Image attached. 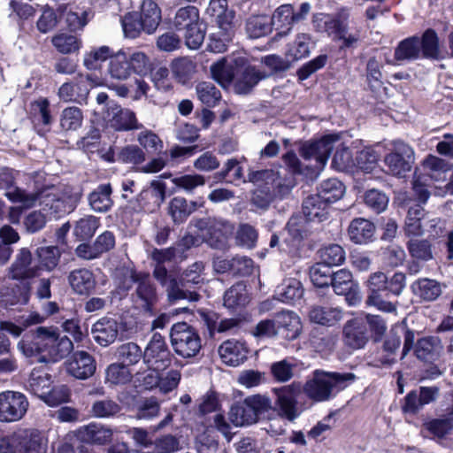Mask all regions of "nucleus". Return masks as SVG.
Segmentation results:
<instances>
[{
  "mask_svg": "<svg viewBox=\"0 0 453 453\" xmlns=\"http://www.w3.org/2000/svg\"><path fill=\"white\" fill-rule=\"evenodd\" d=\"M355 379V374L351 372L315 370L303 385L294 381L289 385L275 388L273 391L276 395L275 403L279 408V415L293 422L301 414L297 397L302 392L313 402H326L345 389Z\"/></svg>",
  "mask_w": 453,
  "mask_h": 453,
  "instance_id": "nucleus-1",
  "label": "nucleus"
},
{
  "mask_svg": "<svg viewBox=\"0 0 453 453\" xmlns=\"http://www.w3.org/2000/svg\"><path fill=\"white\" fill-rule=\"evenodd\" d=\"M18 349L27 357L39 356V362H57L73 351V343L67 336H60L56 328L39 326L33 339L21 340Z\"/></svg>",
  "mask_w": 453,
  "mask_h": 453,
  "instance_id": "nucleus-2",
  "label": "nucleus"
},
{
  "mask_svg": "<svg viewBox=\"0 0 453 453\" xmlns=\"http://www.w3.org/2000/svg\"><path fill=\"white\" fill-rule=\"evenodd\" d=\"M32 192L39 195L36 204L39 203L41 210L30 212L25 219V226L30 233H35L42 229L48 219L59 218L73 211L75 207L65 197L56 193L53 187H35V189Z\"/></svg>",
  "mask_w": 453,
  "mask_h": 453,
  "instance_id": "nucleus-3",
  "label": "nucleus"
},
{
  "mask_svg": "<svg viewBox=\"0 0 453 453\" xmlns=\"http://www.w3.org/2000/svg\"><path fill=\"white\" fill-rule=\"evenodd\" d=\"M122 279L119 288L127 291L135 285L132 300L136 309L150 316L155 315L156 306L159 301L157 287L147 273L136 272L130 268H123L120 271Z\"/></svg>",
  "mask_w": 453,
  "mask_h": 453,
  "instance_id": "nucleus-4",
  "label": "nucleus"
},
{
  "mask_svg": "<svg viewBox=\"0 0 453 453\" xmlns=\"http://www.w3.org/2000/svg\"><path fill=\"white\" fill-rule=\"evenodd\" d=\"M170 340L174 352L182 358L194 357L202 349V339L198 331L186 322L173 325Z\"/></svg>",
  "mask_w": 453,
  "mask_h": 453,
  "instance_id": "nucleus-5",
  "label": "nucleus"
},
{
  "mask_svg": "<svg viewBox=\"0 0 453 453\" xmlns=\"http://www.w3.org/2000/svg\"><path fill=\"white\" fill-rule=\"evenodd\" d=\"M367 296L365 303L384 312H395L396 303L388 299V278L383 272L371 273L365 282Z\"/></svg>",
  "mask_w": 453,
  "mask_h": 453,
  "instance_id": "nucleus-6",
  "label": "nucleus"
},
{
  "mask_svg": "<svg viewBox=\"0 0 453 453\" xmlns=\"http://www.w3.org/2000/svg\"><path fill=\"white\" fill-rule=\"evenodd\" d=\"M196 226L205 235L208 244L218 250L226 248L234 230L232 223L220 218L202 219L197 222Z\"/></svg>",
  "mask_w": 453,
  "mask_h": 453,
  "instance_id": "nucleus-7",
  "label": "nucleus"
},
{
  "mask_svg": "<svg viewBox=\"0 0 453 453\" xmlns=\"http://www.w3.org/2000/svg\"><path fill=\"white\" fill-rule=\"evenodd\" d=\"M337 139V136L330 134L320 140L303 143L300 149L301 156L307 161H314V164H310L308 167L313 172L319 173L326 165Z\"/></svg>",
  "mask_w": 453,
  "mask_h": 453,
  "instance_id": "nucleus-8",
  "label": "nucleus"
},
{
  "mask_svg": "<svg viewBox=\"0 0 453 453\" xmlns=\"http://www.w3.org/2000/svg\"><path fill=\"white\" fill-rule=\"evenodd\" d=\"M29 406L27 396L19 391L0 393V422L12 423L24 418Z\"/></svg>",
  "mask_w": 453,
  "mask_h": 453,
  "instance_id": "nucleus-9",
  "label": "nucleus"
},
{
  "mask_svg": "<svg viewBox=\"0 0 453 453\" xmlns=\"http://www.w3.org/2000/svg\"><path fill=\"white\" fill-rule=\"evenodd\" d=\"M414 160L413 150L408 144L397 141L394 142L393 150L385 157L384 163L390 174L403 178L411 171Z\"/></svg>",
  "mask_w": 453,
  "mask_h": 453,
  "instance_id": "nucleus-10",
  "label": "nucleus"
},
{
  "mask_svg": "<svg viewBox=\"0 0 453 453\" xmlns=\"http://www.w3.org/2000/svg\"><path fill=\"white\" fill-rule=\"evenodd\" d=\"M13 171L9 168L0 170V189L5 190V196L12 203H20L23 208H31L36 204L38 194L14 187Z\"/></svg>",
  "mask_w": 453,
  "mask_h": 453,
  "instance_id": "nucleus-11",
  "label": "nucleus"
},
{
  "mask_svg": "<svg viewBox=\"0 0 453 453\" xmlns=\"http://www.w3.org/2000/svg\"><path fill=\"white\" fill-rule=\"evenodd\" d=\"M143 361L153 369H165L170 365L172 355L160 334H153L143 351Z\"/></svg>",
  "mask_w": 453,
  "mask_h": 453,
  "instance_id": "nucleus-12",
  "label": "nucleus"
},
{
  "mask_svg": "<svg viewBox=\"0 0 453 453\" xmlns=\"http://www.w3.org/2000/svg\"><path fill=\"white\" fill-rule=\"evenodd\" d=\"M39 270L40 266L33 264L31 251L27 248H21L8 268V277L16 280H29L38 276Z\"/></svg>",
  "mask_w": 453,
  "mask_h": 453,
  "instance_id": "nucleus-13",
  "label": "nucleus"
},
{
  "mask_svg": "<svg viewBox=\"0 0 453 453\" xmlns=\"http://www.w3.org/2000/svg\"><path fill=\"white\" fill-rule=\"evenodd\" d=\"M106 119L111 127L117 131L141 129L142 125L138 122L135 113L127 108L111 103L107 106Z\"/></svg>",
  "mask_w": 453,
  "mask_h": 453,
  "instance_id": "nucleus-14",
  "label": "nucleus"
},
{
  "mask_svg": "<svg viewBox=\"0 0 453 453\" xmlns=\"http://www.w3.org/2000/svg\"><path fill=\"white\" fill-rule=\"evenodd\" d=\"M90 78L91 76H84L79 73L72 81L62 84L58 88L60 100L65 103L73 102L79 104L85 103L89 93L88 80Z\"/></svg>",
  "mask_w": 453,
  "mask_h": 453,
  "instance_id": "nucleus-15",
  "label": "nucleus"
},
{
  "mask_svg": "<svg viewBox=\"0 0 453 453\" xmlns=\"http://www.w3.org/2000/svg\"><path fill=\"white\" fill-rule=\"evenodd\" d=\"M96 362L94 357L88 352L76 351L66 364L68 374L78 380H87L96 372Z\"/></svg>",
  "mask_w": 453,
  "mask_h": 453,
  "instance_id": "nucleus-16",
  "label": "nucleus"
},
{
  "mask_svg": "<svg viewBox=\"0 0 453 453\" xmlns=\"http://www.w3.org/2000/svg\"><path fill=\"white\" fill-rule=\"evenodd\" d=\"M165 184L154 180L150 183V188L141 191L137 197L138 205L134 207L138 211H154L159 208L165 198Z\"/></svg>",
  "mask_w": 453,
  "mask_h": 453,
  "instance_id": "nucleus-17",
  "label": "nucleus"
},
{
  "mask_svg": "<svg viewBox=\"0 0 453 453\" xmlns=\"http://www.w3.org/2000/svg\"><path fill=\"white\" fill-rule=\"evenodd\" d=\"M48 440L37 429H27L18 435V453H46Z\"/></svg>",
  "mask_w": 453,
  "mask_h": 453,
  "instance_id": "nucleus-18",
  "label": "nucleus"
},
{
  "mask_svg": "<svg viewBox=\"0 0 453 453\" xmlns=\"http://www.w3.org/2000/svg\"><path fill=\"white\" fill-rule=\"evenodd\" d=\"M250 181L258 182L260 180H266V185L269 184V180H272L273 194L275 195V198H283L288 195L295 186L293 178L281 179L276 173L272 170L257 171L252 173L249 176Z\"/></svg>",
  "mask_w": 453,
  "mask_h": 453,
  "instance_id": "nucleus-19",
  "label": "nucleus"
},
{
  "mask_svg": "<svg viewBox=\"0 0 453 453\" xmlns=\"http://www.w3.org/2000/svg\"><path fill=\"white\" fill-rule=\"evenodd\" d=\"M342 334L344 343L354 349L364 348L368 342L366 324L359 319L348 320Z\"/></svg>",
  "mask_w": 453,
  "mask_h": 453,
  "instance_id": "nucleus-20",
  "label": "nucleus"
},
{
  "mask_svg": "<svg viewBox=\"0 0 453 453\" xmlns=\"http://www.w3.org/2000/svg\"><path fill=\"white\" fill-rule=\"evenodd\" d=\"M67 280L72 290L79 296H89L96 286V280L92 271L87 268H78L71 271Z\"/></svg>",
  "mask_w": 453,
  "mask_h": 453,
  "instance_id": "nucleus-21",
  "label": "nucleus"
},
{
  "mask_svg": "<svg viewBox=\"0 0 453 453\" xmlns=\"http://www.w3.org/2000/svg\"><path fill=\"white\" fill-rule=\"evenodd\" d=\"M91 334L96 342L103 347H107L116 341L119 334V324L114 319L104 317L92 326Z\"/></svg>",
  "mask_w": 453,
  "mask_h": 453,
  "instance_id": "nucleus-22",
  "label": "nucleus"
},
{
  "mask_svg": "<svg viewBox=\"0 0 453 453\" xmlns=\"http://www.w3.org/2000/svg\"><path fill=\"white\" fill-rule=\"evenodd\" d=\"M219 355L228 365L237 366L248 357V349L244 342L237 340H226L219 347Z\"/></svg>",
  "mask_w": 453,
  "mask_h": 453,
  "instance_id": "nucleus-23",
  "label": "nucleus"
},
{
  "mask_svg": "<svg viewBox=\"0 0 453 453\" xmlns=\"http://www.w3.org/2000/svg\"><path fill=\"white\" fill-rule=\"evenodd\" d=\"M332 286L334 293L338 296H345L347 300L356 298L358 293V284L354 280L352 273L347 269H340L334 273Z\"/></svg>",
  "mask_w": 453,
  "mask_h": 453,
  "instance_id": "nucleus-24",
  "label": "nucleus"
},
{
  "mask_svg": "<svg viewBox=\"0 0 453 453\" xmlns=\"http://www.w3.org/2000/svg\"><path fill=\"white\" fill-rule=\"evenodd\" d=\"M113 432L111 427L98 423H90L78 430V437L84 442L103 445L111 441Z\"/></svg>",
  "mask_w": 453,
  "mask_h": 453,
  "instance_id": "nucleus-25",
  "label": "nucleus"
},
{
  "mask_svg": "<svg viewBox=\"0 0 453 453\" xmlns=\"http://www.w3.org/2000/svg\"><path fill=\"white\" fill-rule=\"evenodd\" d=\"M278 334L287 340H294L301 333L302 326L299 317L293 311H281L275 316Z\"/></svg>",
  "mask_w": 453,
  "mask_h": 453,
  "instance_id": "nucleus-26",
  "label": "nucleus"
},
{
  "mask_svg": "<svg viewBox=\"0 0 453 453\" xmlns=\"http://www.w3.org/2000/svg\"><path fill=\"white\" fill-rule=\"evenodd\" d=\"M374 234V224L364 218L354 219L348 227V236L356 244H366L372 241Z\"/></svg>",
  "mask_w": 453,
  "mask_h": 453,
  "instance_id": "nucleus-27",
  "label": "nucleus"
},
{
  "mask_svg": "<svg viewBox=\"0 0 453 453\" xmlns=\"http://www.w3.org/2000/svg\"><path fill=\"white\" fill-rule=\"evenodd\" d=\"M329 203L316 194L303 202V213L309 221L322 222L328 218Z\"/></svg>",
  "mask_w": 453,
  "mask_h": 453,
  "instance_id": "nucleus-28",
  "label": "nucleus"
},
{
  "mask_svg": "<svg viewBox=\"0 0 453 453\" xmlns=\"http://www.w3.org/2000/svg\"><path fill=\"white\" fill-rule=\"evenodd\" d=\"M310 320L313 323L333 326L343 318V311L339 307L312 306L309 311Z\"/></svg>",
  "mask_w": 453,
  "mask_h": 453,
  "instance_id": "nucleus-29",
  "label": "nucleus"
},
{
  "mask_svg": "<svg viewBox=\"0 0 453 453\" xmlns=\"http://www.w3.org/2000/svg\"><path fill=\"white\" fill-rule=\"evenodd\" d=\"M347 13H338L336 16H324L322 18H316L314 23H317V30L327 33L328 35H334L338 39L341 34L344 32L347 26Z\"/></svg>",
  "mask_w": 453,
  "mask_h": 453,
  "instance_id": "nucleus-30",
  "label": "nucleus"
},
{
  "mask_svg": "<svg viewBox=\"0 0 453 453\" xmlns=\"http://www.w3.org/2000/svg\"><path fill=\"white\" fill-rule=\"evenodd\" d=\"M129 62L127 52L123 50L114 51L108 64L109 75L119 81L128 79L132 73Z\"/></svg>",
  "mask_w": 453,
  "mask_h": 453,
  "instance_id": "nucleus-31",
  "label": "nucleus"
},
{
  "mask_svg": "<svg viewBox=\"0 0 453 453\" xmlns=\"http://www.w3.org/2000/svg\"><path fill=\"white\" fill-rule=\"evenodd\" d=\"M441 349L442 347L437 338L424 337L417 342L415 354L424 362H433L440 357Z\"/></svg>",
  "mask_w": 453,
  "mask_h": 453,
  "instance_id": "nucleus-32",
  "label": "nucleus"
},
{
  "mask_svg": "<svg viewBox=\"0 0 453 453\" xmlns=\"http://www.w3.org/2000/svg\"><path fill=\"white\" fill-rule=\"evenodd\" d=\"M111 187L110 184L99 185L88 195V202L91 209L96 212H106L112 206Z\"/></svg>",
  "mask_w": 453,
  "mask_h": 453,
  "instance_id": "nucleus-33",
  "label": "nucleus"
},
{
  "mask_svg": "<svg viewBox=\"0 0 453 453\" xmlns=\"http://www.w3.org/2000/svg\"><path fill=\"white\" fill-rule=\"evenodd\" d=\"M219 31L209 37L207 49L215 53H221L226 50L228 42L234 34L232 22L220 23Z\"/></svg>",
  "mask_w": 453,
  "mask_h": 453,
  "instance_id": "nucleus-34",
  "label": "nucleus"
},
{
  "mask_svg": "<svg viewBox=\"0 0 453 453\" xmlns=\"http://www.w3.org/2000/svg\"><path fill=\"white\" fill-rule=\"evenodd\" d=\"M151 81L153 83L155 94L160 98H165V104L168 102V97L173 93V86L169 77V70L165 66L158 67L151 73Z\"/></svg>",
  "mask_w": 453,
  "mask_h": 453,
  "instance_id": "nucleus-35",
  "label": "nucleus"
},
{
  "mask_svg": "<svg viewBox=\"0 0 453 453\" xmlns=\"http://www.w3.org/2000/svg\"><path fill=\"white\" fill-rule=\"evenodd\" d=\"M139 16L147 34L154 33L161 21V11L153 0L142 1Z\"/></svg>",
  "mask_w": 453,
  "mask_h": 453,
  "instance_id": "nucleus-36",
  "label": "nucleus"
},
{
  "mask_svg": "<svg viewBox=\"0 0 453 453\" xmlns=\"http://www.w3.org/2000/svg\"><path fill=\"white\" fill-rule=\"evenodd\" d=\"M411 289L415 296L426 302L437 299L441 294L440 283L428 278L419 279L413 282Z\"/></svg>",
  "mask_w": 453,
  "mask_h": 453,
  "instance_id": "nucleus-37",
  "label": "nucleus"
},
{
  "mask_svg": "<svg viewBox=\"0 0 453 453\" xmlns=\"http://www.w3.org/2000/svg\"><path fill=\"white\" fill-rule=\"evenodd\" d=\"M228 418L235 426H249L257 421L254 411L245 399L243 402L237 403L231 407Z\"/></svg>",
  "mask_w": 453,
  "mask_h": 453,
  "instance_id": "nucleus-38",
  "label": "nucleus"
},
{
  "mask_svg": "<svg viewBox=\"0 0 453 453\" xmlns=\"http://www.w3.org/2000/svg\"><path fill=\"white\" fill-rule=\"evenodd\" d=\"M60 9L71 30L81 29L88 23L89 15L88 9L74 4H68Z\"/></svg>",
  "mask_w": 453,
  "mask_h": 453,
  "instance_id": "nucleus-39",
  "label": "nucleus"
},
{
  "mask_svg": "<svg viewBox=\"0 0 453 453\" xmlns=\"http://www.w3.org/2000/svg\"><path fill=\"white\" fill-rule=\"evenodd\" d=\"M303 294L302 283L294 278L284 280L275 290V297L283 303L298 300L303 296Z\"/></svg>",
  "mask_w": 453,
  "mask_h": 453,
  "instance_id": "nucleus-40",
  "label": "nucleus"
},
{
  "mask_svg": "<svg viewBox=\"0 0 453 453\" xmlns=\"http://www.w3.org/2000/svg\"><path fill=\"white\" fill-rule=\"evenodd\" d=\"M421 53L420 40L416 37H409L402 41L395 50L396 61H411L419 58Z\"/></svg>",
  "mask_w": 453,
  "mask_h": 453,
  "instance_id": "nucleus-41",
  "label": "nucleus"
},
{
  "mask_svg": "<svg viewBox=\"0 0 453 453\" xmlns=\"http://www.w3.org/2000/svg\"><path fill=\"white\" fill-rule=\"evenodd\" d=\"M445 411V414L426 424V428L439 439L444 438L453 427V406H448Z\"/></svg>",
  "mask_w": 453,
  "mask_h": 453,
  "instance_id": "nucleus-42",
  "label": "nucleus"
},
{
  "mask_svg": "<svg viewBox=\"0 0 453 453\" xmlns=\"http://www.w3.org/2000/svg\"><path fill=\"white\" fill-rule=\"evenodd\" d=\"M196 210V203L188 202L183 197H174L169 203V214L176 224L184 222Z\"/></svg>",
  "mask_w": 453,
  "mask_h": 453,
  "instance_id": "nucleus-43",
  "label": "nucleus"
},
{
  "mask_svg": "<svg viewBox=\"0 0 453 453\" xmlns=\"http://www.w3.org/2000/svg\"><path fill=\"white\" fill-rule=\"evenodd\" d=\"M271 26H274L276 30L286 28L285 31L280 32V35H287L291 30V26L294 24L293 19V6L291 4H282L278 7L272 19H270Z\"/></svg>",
  "mask_w": 453,
  "mask_h": 453,
  "instance_id": "nucleus-44",
  "label": "nucleus"
},
{
  "mask_svg": "<svg viewBox=\"0 0 453 453\" xmlns=\"http://www.w3.org/2000/svg\"><path fill=\"white\" fill-rule=\"evenodd\" d=\"M344 192V185L339 180L332 178L320 184L316 195L330 204L341 199Z\"/></svg>",
  "mask_w": 453,
  "mask_h": 453,
  "instance_id": "nucleus-45",
  "label": "nucleus"
},
{
  "mask_svg": "<svg viewBox=\"0 0 453 453\" xmlns=\"http://www.w3.org/2000/svg\"><path fill=\"white\" fill-rule=\"evenodd\" d=\"M265 75L256 70L253 66L244 68L235 82V89L239 94L249 93L259 81L265 79Z\"/></svg>",
  "mask_w": 453,
  "mask_h": 453,
  "instance_id": "nucleus-46",
  "label": "nucleus"
},
{
  "mask_svg": "<svg viewBox=\"0 0 453 453\" xmlns=\"http://www.w3.org/2000/svg\"><path fill=\"white\" fill-rule=\"evenodd\" d=\"M120 411L121 406L109 397L95 401L90 409V414L97 418H110Z\"/></svg>",
  "mask_w": 453,
  "mask_h": 453,
  "instance_id": "nucleus-47",
  "label": "nucleus"
},
{
  "mask_svg": "<svg viewBox=\"0 0 453 453\" xmlns=\"http://www.w3.org/2000/svg\"><path fill=\"white\" fill-rule=\"evenodd\" d=\"M100 226L99 219L87 215L75 222L73 234L80 241L89 240Z\"/></svg>",
  "mask_w": 453,
  "mask_h": 453,
  "instance_id": "nucleus-48",
  "label": "nucleus"
},
{
  "mask_svg": "<svg viewBox=\"0 0 453 453\" xmlns=\"http://www.w3.org/2000/svg\"><path fill=\"white\" fill-rule=\"evenodd\" d=\"M114 50L109 46L94 48L84 55L83 65L88 70L100 69L102 64L111 59Z\"/></svg>",
  "mask_w": 453,
  "mask_h": 453,
  "instance_id": "nucleus-49",
  "label": "nucleus"
},
{
  "mask_svg": "<svg viewBox=\"0 0 453 453\" xmlns=\"http://www.w3.org/2000/svg\"><path fill=\"white\" fill-rule=\"evenodd\" d=\"M423 167L426 171V174L430 179L435 180H445L446 173L450 170V165L444 159L429 155L423 161Z\"/></svg>",
  "mask_w": 453,
  "mask_h": 453,
  "instance_id": "nucleus-50",
  "label": "nucleus"
},
{
  "mask_svg": "<svg viewBox=\"0 0 453 453\" xmlns=\"http://www.w3.org/2000/svg\"><path fill=\"white\" fill-rule=\"evenodd\" d=\"M311 37L308 34H298L295 41L289 44L286 57L292 61H297L310 55V42Z\"/></svg>",
  "mask_w": 453,
  "mask_h": 453,
  "instance_id": "nucleus-51",
  "label": "nucleus"
},
{
  "mask_svg": "<svg viewBox=\"0 0 453 453\" xmlns=\"http://www.w3.org/2000/svg\"><path fill=\"white\" fill-rule=\"evenodd\" d=\"M50 384V378L48 373L38 369H33L26 384V388L28 391L37 395L39 398H42V395L46 393Z\"/></svg>",
  "mask_w": 453,
  "mask_h": 453,
  "instance_id": "nucleus-52",
  "label": "nucleus"
},
{
  "mask_svg": "<svg viewBox=\"0 0 453 453\" xmlns=\"http://www.w3.org/2000/svg\"><path fill=\"white\" fill-rule=\"evenodd\" d=\"M83 119V112L79 107H66L60 115V127L65 131H76L81 127Z\"/></svg>",
  "mask_w": 453,
  "mask_h": 453,
  "instance_id": "nucleus-53",
  "label": "nucleus"
},
{
  "mask_svg": "<svg viewBox=\"0 0 453 453\" xmlns=\"http://www.w3.org/2000/svg\"><path fill=\"white\" fill-rule=\"evenodd\" d=\"M40 268L51 272L58 265L61 252L57 246L40 247L36 250Z\"/></svg>",
  "mask_w": 453,
  "mask_h": 453,
  "instance_id": "nucleus-54",
  "label": "nucleus"
},
{
  "mask_svg": "<svg viewBox=\"0 0 453 453\" xmlns=\"http://www.w3.org/2000/svg\"><path fill=\"white\" fill-rule=\"evenodd\" d=\"M132 379V374L122 363H113L105 371V383L113 385L126 384Z\"/></svg>",
  "mask_w": 453,
  "mask_h": 453,
  "instance_id": "nucleus-55",
  "label": "nucleus"
},
{
  "mask_svg": "<svg viewBox=\"0 0 453 453\" xmlns=\"http://www.w3.org/2000/svg\"><path fill=\"white\" fill-rule=\"evenodd\" d=\"M198 99L208 107L215 106L221 99V93L210 81L199 82L196 87Z\"/></svg>",
  "mask_w": 453,
  "mask_h": 453,
  "instance_id": "nucleus-56",
  "label": "nucleus"
},
{
  "mask_svg": "<svg viewBox=\"0 0 453 453\" xmlns=\"http://www.w3.org/2000/svg\"><path fill=\"white\" fill-rule=\"evenodd\" d=\"M196 67L195 62L187 57L178 58L171 65L173 75L182 83L192 77L196 72Z\"/></svg>",
  "mask_w": 453,
  "mask_h": 453,
  "instance_id": "nucleus-57",
  "label": "nucleus"
},
{
  "mask_svg": "<svg viewBox=\"0 0 453 453\" xmlns=\"http://www.w3.org/2000/svg\"><path fill=\"white\" fill-rule=\"evenodd\" d=\"M117 356L126 366L137 364L143 357V351L134 342L124 343L118 347Z\"/></svg>",
  "mask_w": 453,
  "mask_h": 453,
  "instance_id": "nucleus-58",
  "label": "nucleus"
},
{
  "mask_svg": "<svg viewBox=\"0 0 453 453\" xmlns=\"http://www.w3.org/2000/svg\"><path fill=\"white\" fill-rule=\"evenodd\" d=\"M180 281L179 282L175 279L165 288L169 303L173 304L180 300L195 302L199 299V295L196 292L184 290L180 288Z\"/></svg>",
  "mask_w": 453,
  "mask_h": 453,
  "instance_id": "nucleus-59",
  "label": "nucleus"
},
{
  "mask_svg": "<svg viewBox=\"0 0 453 453\" xmlns=\"http://www.w3.org/2000/svg\"><path fill=\"white\" fill-rule=\"evenodd\" d=\"M271 27L266 16H252L246 22V32L250 38H259L269 34Z\"/></svg>",
  "mask_w": 453,
  "mask_h": 453,
  "instance_id": "nucleus-60",
  "label": "nucleus"
},
{
  "mask_svg": "<svg viewBox=\"0 0 453 453\" xmlns=\"http://www.w3.org/2000/svg\"><path fill=\"white\" fill-rule=\"evenodd\" d=\"M121 25L125 36L130 39H135L142 31L145 32V26L137 12L127 13L121 19Z\"/></svg>",
  "mask_w": 453,
  "mask_h": 453,
  "instance_id": "nucleus-61",
  "label": "nucleus"
},
{
  "mask_svg": "<svg viewBox=\"0 0 453 453\" xmlns=\"http://www.w3.org/2000/svg\"><path fill=\"white\" fill-rule=\"evenodd\" d=\"M407 248L415 260L426 262L433 258L431 243L427 240L411 239L408 242Z\"/></svg>",
  "mask_w": 453,
  "mask_h": 453,
  "instance_id": "nucleus-62",
  "label": "nucleus"
},
{
  "mask_svg": "<svg viewBox=\"0 0 453 453\" xmlns=\"http://www.w3.org/2000/svg\"><path fill=\"white\" fill-rule=\"evenodd\" d=\"M199 13L198 10L195 6H186L180 8L173 19V26L178 30H182L189 27V26L198 22Z\"/></svg>",
  "mask_w": 453,
  "mask_h": 453,
  "instance_id": "nucleus-63",
  "label": "nucleus"
},
{
  "mask_svg": "<svg viewBox=\"0 0 453 453\" xmlns=\"http://www.w3.org/2000/svg\"><path fill=\"white\" fill-rule=\"evenodd\" d=\"M247 303L246 287L237 283L227 289L224 295V305L229 309L242 306Z\"/></svg>",
  "mask_w": 453,
  "mask_h": 453,
  "instance_id": "nucleus-64",
  "label": "nucleus"
}]
</instances>
